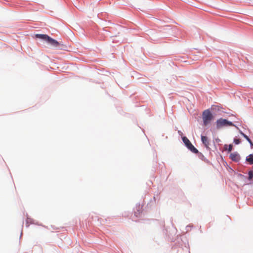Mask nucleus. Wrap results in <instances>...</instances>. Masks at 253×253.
<instances>
[{"label":"nucleus","instance_id":"ddd939ff","mask_svg":"<svg viewBox=\"0 0 253 253\" xmlns=\"http://www.w3.org/2000/svg\"><path fill=\"white\" fill-rule=\"evenodd\" d=\"M232 147H233V146L232 144H230L228 146V151L229 152H231L232 150Z\"/></svg>","mask_w":253,"mask_h":253},{"label":"nucleus","instance_id":"9d476101","mask_svg":"<svg viewBox=\"0 0 253 253\" xmlns=\"http://www.w3.org/2000/svg\"><path fill=\"white\" fill-rule=\"evenodd\" d=\"M26 225L27 226H29L30 224L33 223V219L30 218H27L26 220Z\"/></svg>","mask_w":253,"mask_h":253},{"label":"nucleus","instance_id":"423d86ee","mask_svg":"<svg viewBox=\"0 0 253 253\" xmlns=\"http://www.w3.org/2000/svg\"><path fill=\"white\" fill-rule=\"evenodd\" d=\"M230 158L232 160L236 162L239 161L240 159L239 155L237 153H231L230 155Z\"/></svg>","mask_w":253,"mask_h":253},{"label":"nucleus","instance_id":"f8f14e48","mask_svg":"<svg viewBox=\"0 0 253 253\" xmlns=\"http://www.w3.org/2000/svg\"><path fill=\"white\" fill-rule=\"evenodd\" d=\"M240 140L239 139H237V138H234V142L236 144H239L240 143Z\"/></svg>","mask_w":253,"mask_h":253},{"label":"nucleus","instance_id":"f03ea898","mask_svg":"<svg viewBox=\"0 0 253 253\" xmlns=\"http://www.w3.org/2000/svg\"><path fill=\"white\" fill-rule=\"evenodd\" d=\"M216 125L217 129H220L221 128L225 126H235L232 122L222 118L219 119L216 121Z\"/></svg>","mask_w":253,"mask_h":253},{"label":"nucleus","instance_id":"0eeeda50","mask_svg":"<svg viewBox=\"0 0 253 253\" xmlns=\"http://www.w3.org/2000/svg\"><path fill=\"white\" fill-rule=\"evenodd\" d=\"M36 37L37 38L44 40L46 42L47 41L48 39H49V36L48 35H45V34H36Z\"/></svg>","mask_w":253,"mask_h":253},{"label":"nucleus","instance_id":"7ed1b4c3","mask_svg":"<svg viewBox=\"0 0 253 253\" xmlns=\"http://www.w3.org/2000/svg\"><path fill=\"white\" fill-rule=\"evenodd\" d=\"M182 141L187 148L194 154H198V150L192 145L189 140L185 136L182 137Z\"/></svg>","mask_w":253,"mask_h":253},{"label":"nucleus","instance_id":"f257e3e1","mask_svg":"<svg viewBox=\"0 0 253 253\" xmlns=\"http://www.w3.org/2000/svg\"><path fill=\"white\" fill-rule=\"evenodd\" d=\"M202 119L204 125L208 126L213 119V116L209 110H206L203 112Z\"/></svg>","mask_w":253,"mask_h":253},{"label":"nucleus","instance_id":"9b49d317","mask_svg":"<svg viewBox=\"0 0 253 253\" xmlns=\"http://www.w3.org/2000/svg\"><path fill=\"white\" fill-rule=\"evenodd\" d=\"M253 178V171H250L249 172V177L248 179L249 180H251Z\"/></svg>","mask_w":253,"mask_h":253},{"label":"nucleus","instance_id":"20e7f679","mask_svg":"<svg viewBox=\"0 0 253 253\" xmlns=\"http://www.w3.org/2000/svg\"><path fill=\"white\" fill-rule=\"evenodd\" d=\"M49 43H50L52 46L55 47H59L61 45H63L62 44L60 43L55 40L50 38L49 37V39L47 41Z\"/></svg>","mask_w":253,"mask_h":253},{"label":"nucleus","instance_id":"1a4fd4ad","mask_svg":"<svg viewBox=\"0 0 253 253\" xmlns=\"http://www.w3.org/2000/svg\"><path fill=\"white\" fill-rule=\"evenodd\" d=\"M241 134L250 143V144L251 145H253V143L252 141H251V140L250 139V138L247 135H246L242 132H241Z\"/></svg>","mask_w":253,"mask_h":253},{"label":"nucleus","instance_id":"39448f33","mask_svg":"<svg viewBox=\"0 0 253 253\" xmlns=\"http://www.w3.org/2000/svg\"><path fill=\"white\" fill-rule=\"evenodd\" d=\"M201 140L202 143L204 144L205 146L207 148H209L210 145V140L207 136L202 135L201 136Z\"/></svg>","mask_w":253,"mask_h":253},{"label":"nucleus","instance_id":"6e6552de","mask_svg":"<svg viewBox=\"0 0 253 253\" xmlns=\"http://www.w3.org/2000/svg\"><path fill=\"white\" fill-rule=\"evenodd\" d=\"M246 161L251 165L253 164V154L249 155L246 158Z\"/></svg>","mask_w":253,"mask_h":253}]
</instances>
